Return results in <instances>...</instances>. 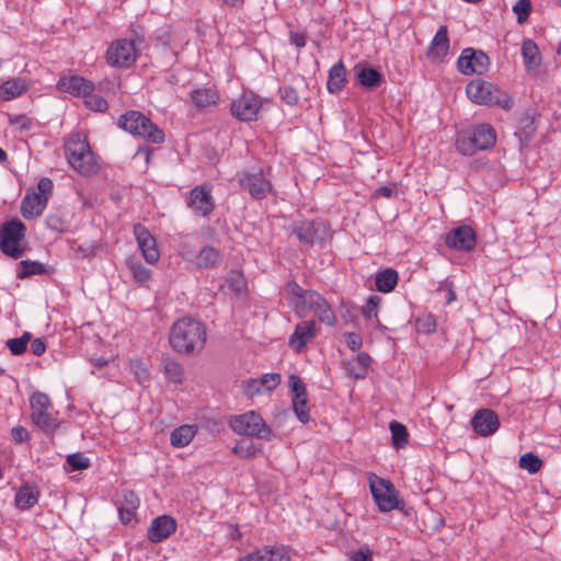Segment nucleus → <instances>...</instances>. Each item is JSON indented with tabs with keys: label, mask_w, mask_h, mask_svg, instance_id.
<instances>
[{
	"label": "nucleus",
	"mask_w": 561,
	"mask_h": 561,
	"mask_svg": "<svg viewBox=\"0 0 561 561\" xmlns=\"http://www.w3.org/2000/svg\"><path fill=\"white\" fill-rule=\"evenodd\" d=\"M66 156L71 167L80 174L89 176L96 173L99 165L85 136L72 135L65 146Z\"/></svg>",
	"instance_id": "2"
},
{
	"label": "nucleus",
	"mask_w": 561,
	"mask_h": 561,
	"mask_svg": "<svg viewBox=\"0 0 561 561\" xmlns=\"http://www.w3.org/2000/svg\"><path fill=\"white\" fill-rule=\"evenodd\" d=\"M233 453L242 456V457H251L255 453V448L253 445L244 446L243 443H239L234 448Z\"/></svg>",
	"instance_id": "58"
},
{
	"label": "nucleus",
	"mask_w": 561,
	"mask_h": 561,
	"mask_svg": "<svg viewBox=\"0 0 561 561\" xmlns=\"http://www.w3.org/2000/svg\"><path fill=\"white\" fill-rule=\"evenodd\" d=\"M28 89V82L24 78H12L0 84V99L10 101L21 96Z\"/></svg>",
	"instance_id": "27"
},
{
	"label": "nucleus",
	"mask_w": 561,
	"mask_h": 561,
	"mask_svg": "<svg viewBox=\"0 0 561 561\" xmlns=\"http://www.w3.org/2000/svg\"><path fill=\"white\" fill-rule=\"evenodd\" d=\"M206 339L207 332L204 323L190 317H183L173 323L169 341L175 352L194 354L204 348Z\"/></svg>",
	"instance_id": "1"
},
{
	"label": "nucleus",
	"mask_w": 561,
	"mask_h": 561,
	"mask_svg": "<svg viewBox=\"0 0 561 561\" xmlns=\"http://www.w3.org/2000/svg\"><path fill=\"white\" fill-rule=\"evenodd\" d=\"M314 336V322L302 321L296 325L295 332L289 337V346L300 352L309 340Z\"/></svg>",
	"instance_id": "26"
},
{
	"label": "nucleus",
	"mask_w": 561,
	"mask_h": 561,
	"mask_svg": "<svg viewBox=\"0 0 561 561\" xmlns=\"http://www.w3.org/2000/svg\"><path fill=\"white\" fill-rule=\"evenodd\" d=\"M9 123L18 127L20 130H27L31 128V119L26 115H10Z\"/></svg>",
	"instance_id": "50"
},
{
	"label": "nucleus",
	"mask_w": 561,
	"mask_h": 561,
	"mask_svg": "<svg viewBox=\"0 0 561 561\" xmlns=\"http://www.w3.org/2000/svg\"><path fill=\"white\" fill-rule=\"evenodd\" d=\"M187 205L196 216H208L215 208L210 190L205 185L194 187L190 192Z\"/></svg>",
	"instance_id": "17"
},
{
	"label": "nucleus",
	"mask_w": 561,
	"mask_h": 561,
	"mask_svg": "<svg viewBox=\"0 0 561 561\" xmlns=\"http://www.w3.org/2000/svg\"><path fill=\"white\" fill-rule=\"evenodd\" d=\"M398 283V273L393 268H386L376 275L375 284L377 290L389 293L393 290Z\"/></svg>",
	"instance_id": "35"
},
{
	"label": "nucleus",
	"mask_w": 561,
	"mask_h": 561,
	"mask_svg": "<svg viewBox=\"0 0 561 561\" xmlns=\"http://www.w3.org/2000/svg\"><path fill=\"white\" fill-rule=\"evenodd\" d=\"M127 266L134 277V279L139 284H145L150 279V271L146 268L142 264L128 260Z\"/></svg>",
	"instance_id": "42"
},
{
	"label": "nucleus",
	"mask_w": 561,
	"mask_h": 561,
	"mask_svg": "<svg viewBox=\"0 0 561 561\" xmlns=\"http://www.w3.org/2000/svg\"><path fill=\"white\" fill-rule=\"evenodd\" d=\"M288 385L293 392V408L298 420L306 424L310 420L309 409L307 407V390L302 380L296 376L290 375L288 378Z\"/></svg>",
	"instance_id": "15"
},
{
	"label": "nucleus",
	"mask_w": 561,
	"mask_h": 561,
	"mask_svg": "<svg viewBox=\"0 0 561 561\" xmlns=\"http://www.w3.org/2000/svg\"><path fill=\"white\" fill-rule=\"evenodd\" d=\"M136 156L138 157H144L146 162L148 163L149 160H150V156H151V150L149 147H139L137 152H136Z\"/></svg>",
	"instance_id": "62"
},
{
	"label": "nucleus",
	"mask_w": 561,
	"mask_h": 561,
	"mask_svg": "<svg viewBox=\"0 0 561 561\" xmlns=\"http://www.w3.org/2000/svg\"><path fill=\"white\" fill-rule=\"evenodd\" d=\"M424 328L426 332H432L435 329V323L432 319H427L424 323Z\"/></svg>",
	"instance_id": "64"
},
{
	"label": "nucleus",
	"mask_w": 561,
	"mask_h": 561,
	"mask_svg": "<svg viewBox=\"0 0 561 561\" xmlns=\"http://www.w3.org/2000/svg\"><path fill=\"white\" fill-rule=\"evenodd\" d=\"M471 425L479 435L489 436L500 426L497 414L490 409H480L471 420Z\"/></svg>",
	"instance_id": "20"
},
{
	"label": "nucleus",
	"mask_w": 561,
	"mask_h": 561,
	"mask_svg": "<svg viewBox=\"0 0 561 561\" xmlns=\"http://www.w3.org/2000/svg\"><path fill=\"white\" fill-rule=\"evenodd\" d=\"M290 42L297 48H302L306 45V36L304 34H300V33H291Z\"/></svg>",
	"instance_id": "61"
},
{
	"label": "nucleus",
	"mask_w": 561,
	"mask_h": 561,
	"mask_svg": "<svg viewBox=\"0 0 561 561\" xmlns=\"http://www.w3.org/2000/svg\"><path fill=\"white\" fill-rule=\"evenodd\" d=\"M230 288L237 294L242 295L245 290V282L239 272H231L228 277Z\"/></svg>",
	"instance_id": "47"
},
{
	"label": "nucleus",
	"mask_w": 561,
	"mask_h": 561,
	"mask_svg": "<svg viewBox=\"0 0 561 561\" xmlns=\"http://www.w3.org/2000/svg\"><path fill=\"white\" fill-rule=\"evenodd\" d=\"M356 360L365 373L371 363V357L367 353L362 352L357 354Z\"/></svg>",
	"instance_id": "60"
},
{
	"label": "nucleus",
	"mask_w": 561,
	"mask_h": 561,
	"mask_svg": "<svg viewBox=\"0 0 561 561\" xmlns=\"http://www.w3.org/2000/svg\"><path fill=\"white\" fill-rule=\"evenodd\" d=\"M191 99L197 107H206L216 103L217 94L211 89H197L191 93Z\"/></svg>",
	"instance_id": "38"
},
{
	"label": "nucleus",
	"mask_w": 561,
	"mask_h": 561,
	"mask_svg": "<svg viewBox=\"0 0 561 561\" xmlns=\"http://www.w3.org/2000/svg\"><path fill=\"white\" fill-rule=\"evenodd\" d=\"M290 230L306 245H314L330 238V228L321 221L304 220L294 224Z\"/></svg>",
	"instance_id": "10"
},
{
	"label": "nucleus",
	"mask_w": 561,
	"mask_h": 561,
	"mask_svg": "<svg viewBox=\"0 0 561 561\" xmlns=\"http://www.w3.org/2000/svg\"><path fill=\"white\" fill-rule=\"evenodd\" d=\"M392 444L396 448H402L408 444L409 433L407 427L399 422L390 423Z\"/></svg>",
	"instance_id": "39"
},
{
	"label": "nucleus",
	"mask_w": 561,
	"mask_h": 561,
	"mask_svg": "<svg viewBox=\"0 0 561 561\" xmlns=\"http://www.w3.org/2000/svg\"><path fill=\"white\" fill-rule=\"evenodd\" d=\"M196 434L193 425H182L172 431L170 443L173 447L182 448L187 446Z\"/></svg>",
	"instance_id": "33"
},
{
	"label": "nucleus",
	"mask_w": 561,
	"mask_h": 561,
	"mask_svg": "<svg viewBox=\"0 0 561 561\" xmlns=\"http://www.w3.org/2000/svg\"><path fill=\"white\" fill-rule=\"evenodd\" d=\"M280 98L289 105H294L298 102V93L295 89L284 87L279 89Z\"/></svg>",
	"instance_id": "51"
},
{
	"label": "nucleus",
	"mask_w": 561,
	"mask_h": 561,
	"mask_svg": "<svg viewBox=\"0 0 561 561\" xmlns=\"http://www.w3.org/2000/svg\"><path fill=\"white\" fill-rule=\"evenodd\" d=\"M125 503L118 507L121 519L124 524H129L135 519L136 510L139 506V499L134 492L124 494Z\"/></svg>",
	"instance_id": "34"
},
{
	"label": "nucleus",
	"mask_w": 561,
	"mask_h": 561,
	"mask_svg": "<svg viewBox=\"0 0 561 561\" xmlns=\"http://www.w3.org/2000/svg\"><path fill=\"white\" fill-rule=\"evenodd\" d=\"M369 488L374 501L381 512H390L398 507V492L393 484L376 474L369 476Z\"/></svg>",
	"instance_id": "9"
},
{
	"label": "nucleus",
	"mask_w": 561,
	"mask_h": 561,
	"mask_svg": "<svg viewBox=\"0 0 561 561\" xmlns=\"http://www.w3.org/2000/svg\"><path fill=\"white\" fill-rule=\"evenodd\" d=\"M348 561H373V553L369 548L364 547L351 553Z\"/></svg>",
	"instance_id": "52"
},
{
	"label": "nucleus",
	"mask_w": 561,
	"mask_h": 561,
	"mask_svg": "<svg viewBox=\"0 0 561 561\" xmlns=\"http://www.w3.org/2000/svg\"><path fill=\"white\" fill-rule=\"evenodd\" d=\"M39 497V492L36 486L24 484L15 494V505L20 510H28L34 506Z\"/></svg>",
	"instance_id": "31"
},
{
	"label": "nucleus",
	"mask_w": 561,
	"mask_h": 561,
	"mask_svg": "<svg viewBox=\"0 0 561 561\" xmlns=\"http://www.w3.org/2000/svg\"><path fill=\"white\" fill-rule=\"evenodd\" d=\"M31 333L24 332L22 336L10 339L5 342V344L13 355H21L26 351L27 343L31 341Z\"/></svg>",
	"instance_id": "41"
},
{
	"label": "nucleus",
	"mask_w": 561,
	"mask_h": 561,
	"mask_svg": "<svg viewBox=\"0 0 561 561\" xmlns=\"http://www.w3.org/2000/svg\"><path fill=\"white\" fill-rule=\"evenodd\" d=\"M84 98V103L90 110L95 112H105L107 110V102L104 98L92 92Z\"/></svg>",
	"instance_id": "45"
},
{
	"label": "nucleus",
	"mask_w": 561,
	"mask_h": 561,
	"mask_svg": "<svg viewBox=\"0 0 561 561\" xmlns=\"http://www.w3.org/2000/svg\"><path fill=\"white\" fill-rule=\"evenodd\" d=\"M267 551V561H289L290 557L288 552L282 547L268 548Z\"/></svg>",
	"instance_id": "49"
},
{
	"label": "nucleus",
	"mask_w": 561,
	"mask_h": 561,
	"mask_svg": "<svg viewBox=\"0 0 561 561\" xmlns=\"http://www.w3.org/2000/svg\"><path fill=\"white\" fill-rule=\"evenodd\" d=\"M230 426L239 435L259 438H265L271 433L263 417L254 411L233 416L230 421Z\"/></svg>",
	"instance_id": "8"
},
{
	"label": "nucleus",
	"mask_w": 561,
	"mask_h": 561,
	"mask_svg": "<svg viewBox=\"0 0 561 561\" xmlns=\"http://www.w3.org/2000/svg\"><path fill=\"white\" fill-rule=\"evenodd\" d=\"M287 294L295 296L300 299L302 305L307 304V296L311 294L312 290H305L301 288L296 282L290 280L286 284L285 287Z\"/></svg>",
	"instance_id": "46"
},
{
	"label": "nucleus",
	"mask_w": 561,
	"mask_h": 561,
	"mask_svg": "<svg viewBox=\"0 0 561 561\" xmlns=\"http://www.w3.org/2000/svg\"><path fill=\"white\" fill-rule=\"evenodd\" d=\"M239 184L255 199L264 198L272 190L270 181L264 178L262 172H243L239 179Z\"/></svg>",
	"instance_id": "16"
},
{
	"label": "nucleus",
	"mask_w": 561,
	"mask_h": 561,
	"mask_svg": "<svg viewBox=\"0 0 561 561\" xmlns=\"http://www.w3.org/2000/svg\"><path fill=\"white\" fill-rule=\"evenodd\" d=\"M57 87L60 91L75 96H85L94 90L93 82L80 76L62 77L59 79Z\"/></svg>",
	"instance_id": "21"
},
{
	"label": "nucleus",
	"mask_w": 561,
	"mask_h": 561,
	"mask_svg": "<svg viewBox=\"0 0 561 561\" xmlns=\"http://www.w3.org/2000/svg\"><path fill=\"white\" fill-rule=\"evenodd\" d=\"M305 306L312 310L321 322L328 325L335 324L336 319L333 310L327 300L318 293L311 291V294L307 296V304Z\"/></svg>",
	"instance_id": "23"
},
{
	"label": "nucleus",
	"mask_w": 561,
	"mask_h": 561,
	"mask_svg": "<svg viewBox=\"0 0 561 561\" xmlns=\"http://www.w3.org/2000/svg\"><path fill=\"white\" fill-rule=\"evenodd\" d=\"M46 224L50 229L56 230V231L62 230L64 226H65L64 220L57 215L47 216Z\"/></svg>",
	"instance_id": "57"
},
{
	"label": "nucleus",
	"mask_w": 561,
	"mask_h": 561,
	"mask_svg": "<svg viewBox=\"0 0 561 561\" xmlns=\"http://www.w3.org/2000/svg\"><path fill=\"white\" fill-rule=\"evenodd\" d=\"M38 192H27L21 204V214L26 219L42 215L46 208L48 195L53 191V182L48 178H42L37 184Z\"/></svg>",
	"instance_id": "7"
},
{
	"label": "nucleus",
	"mask_w": 561,
	"mask_h": 561,
	"mask_svg": "<svg viewBox=\"0 0 561 561\" xmlns=\"http://www.w3.org/2000/svg\"><path fill=\"white\" fill-rule=\"evenodd\" d=\"M519 467L534 474L541 469L542 460L533 453H526L519 458Z\"/></svg>",
	"instance_id": "40"
},
{
	"label": "nucleus",
	"mask_w": 561,
	"mask_h": 561,
	"mask_svg": "<svg viewBox=\"0 0 561 561\" xmlns=\"http://www.w3.org/2000/svg\"><path fill=\"white\" fill-rule=\"evenodd\" d=\"M346 344L352 351H357L362 347L363 341L359 334L354 332L345 333Z\"/></svg>",
	"instance_id": "54"
},
{
	"label": "nucleus",
	"mask_w": 561,
	"mask_h": 561,
	"mask_svg": "<svg viewBox=\"0 0 561 561\" xmlns=\"http://www.w3.org/2000/svg\"><path fill=\"white\" fill-rule=\"evenodd\" d=\"M513 11L516 14L517 23H525L531 12L530 0H518L513 7Z\"/></svg>",
	"instance_id": "44"
},
{
	"label": "nucleus",
	"mask_w": 561,
	"mask_h": 561,
	"mask_svg": "<svg viewBox=\"0 0 561 561\" xmlns=\"http://www.w3.org/2000/svg\"><path fill=\"white\" fill-rule=\"evenodd\" d=\"M12 439L15 443H24L28 439V432L23 426H15L11 430Z\"/></svg>",
	"instance_id": "56"
},
{
	"label": "nucleus",
	"mask_w": 561,
	"mask_h": 561,
	"mask_svg": "<svg viewBox=\"0 0 561 561\" xmlns=\"http://www.w3.org/2000/svg\"><path fill=\"white\" fill-rule=\"evenodd\" d=\"M354 70L358 82L367 89H375L379 87L382 81L381 75L367 65L358 64L354 67Z\"/></svg>",
	"instance_id": "29"
},
{
	"label": "nucleus",
	"mask_w": 561,
	"mask_h": 561,
	"mask_svg": "<svg viewBox=\"0 0 561 561\" xmlns=\"http://www.w3.org/2000/svg\"><path fill=\"white\" fill-rule=\"evenodd\" d=\"M164 377L173 383H182L184 369L182 365L169 357L162 360Z\"/></svg>",
	"instance_id": "36"
},
{
	"label": "nucleus",
	"mask_w": 561,
	"mask_h": 561,
	"mask_svg": "<svg viewBox=\"0 0 561 561\" xmlns=\"http://www.w3.org/2000/svg\"><path fill=\"white\" fill-rule=\"evenodd\" d=\"M496 135L491 125L481 124L471 131H461L456 140L457 150L465 156H472L477 150H486L495 145Z\"/></svg>",
	"instance_id": "4"
},
{
	"label": "nucleus",
	"mask_w": 561,
	"mask_h": 561,
	"mask_svg": "<svg viewBox=\"0 0 561 561\" xmlns=\"http://www.w3.org/2000/svg\"><path fill=\"white\" fill-rule=\"evenodd\" d=\"M448 49L449 39L447 26L442 25L430 45L427 57L433 61H442L447 55Z\"/></svg>",
	"instance_id": "25"
},
{
	"label": "nucleus",
	"mask_w": 561,
	"mask_h": 561,
	"mask_svg": "<svg viewBox=\"0 0 561 561\" xmlns=\"http://www.w3.org/2000/svg\"><path fill=\"white\" fill-rule=\"evenodd\" d=\"M346 69L342 60L337 61L329 70L327 88L330 93H339L346 84Z\"/></svg>",
	"instance_id": "28"
},
{
	"label": "nucleus",
	"mask_w": 561,
	"mask_h": 561,
	"mask_svg": "<svg viewBox=\"0 0 561 561\" xmlns=\"http://www.w3.org/2000/svg\"><path fill=\"white\" fill-rule=\"evenodd\" d=\"M66 461L73 471L88 469L91 465L90 459L81 453L68 455Z\"/></svg>",
	"instance_id": "43"
},
{
	"label": "nucleus",
	"mask_w": 561,
	"mask_h": 561,
	"mask_svg": "<svg viewBox=\"0 0 561 561\" xmlns=\"http://www.w3.org/2000/svg\"><path fill=\"white\" fill-rule=\"evenodd\" d=\"M261 102L253 93H243L230 105V112L233 117L242 122L256 119Z\"/></svg>",
	"instance_id": "14"
},
{
	"label": "nucleus",
	"mask_w": 561,
	"mask_h": 561,
	"mask_svg": "<svg viewBox=\"0 0 561 561\" xmlns=\"http://www.w3.org/2000/svg\"><path fill=\"white\" fill-rule=\"evenodd\" d=\"M131 368L135 371V375L137 376L138 381L140 383H142L149 379V373L141 362H139V360L133 362Z\"/></svg>",
	"instance_id": "53"
},
{
	"label": "nucleus",
	"mask_w": 561,
	"mask_h": 561,
	"mask_svg": "<svg viewBox=\"0 0 561 561\" xmlns=\"http://www.w3.org/2000/svg\"><path fill=\"white\" fill-rule=\"evenodd\" d=\"M26 227L19 219L4 222L0 228V249L13 259H19L24 253L21 241L25 237Z\"/></svg>",
	"instance_id": "5"
},
{
	"label": "nucleus",
	"mask_w": 561,
	"mask_h": 561,
	"mask_svg": "<svg viewBox=\"0 0 561 561\" xmlns=\"http://www.w3.org/2000/svg\"><path fill=\"white\" fill-rule=\"evenodd\" d=\"M46 351V344L42 339H35L31 343V352L36 355L41 356Z\"/></svg>",
	"instance_id": "59"
},
{
	"label": "nucleus",
	"mask_w": 561,
	"mask_h": 561,
	"mask_svg": "<svg viewBox=\"0 0 561 561\" xmlns=\"http://www.w3.org/2000/svg\"><path fill=\"white\" fill-rule=\"evenodd\" d=\"M489 65V56L472 48L463 49L457 61L458 70L463 75H482L488 70Z\"/></svg>",
	"instance_id": "13"
},
{
	"label": "nucleus",
	"mask_w": 561,
	"mask_h": 561,
	"mask_svg": "<svg viewBox=\"0 0 561 561\" xmlns=\"http://www.w3.org/2000/svg\"><path fill=\"white\" fill-rule=\"evenodd\" d=\"M376 193L381 196L390 197L392 194V190L387 186H381L376 191Z\"/></svg>",
	"instance_id": "63"
},
{
	"label": "nucleus",
	"mask_w": 561,
	"mask_h": 561,
	"mask_svg": "<svg viewBox=\"0 0 561 561\" xmlns=\"http://www.w3.org/2000/svg\"><path fill=\"white\" fill-rule=\"evenodd\" d=\"M134 234L137 240L138 247L142 252L144 259L149 264L158 262L160 254L157 249L156 240L148 231V229L141 224H137L134 226Z\"/></svg>",
	"instance_id": "18"
},
{
	"label": "nucleus",
	"mask_w": 561,
	"mask_h": 561,
	"mask_svg": "<svg viewBox=\"0 0 561 561\" xmlns=\"http://www.w3.org/2000/svg\"><path fill=\"white\" fill-rule=\"evenodd\" d=\"M280 383V375L276 373L265 374L260 378L249 379L244 387L248 397L261 394L263 391L271 392Z\"/></svg>",
	"instance_id": "24"
},
{
	"label": "nucleus",
	"mask_w": 561,
	"mask_h": 561,
	"mask_svg": "<svg viewBox=\"0 0 561 561\" xmlns=\"http://www.w3.org/2000/svg\"><path fill=\"white\" fill-rule=\"evenodd\" d=\"M522 55L527 71L536 73L541 62V57L536 43L531 39L524 41L522 45Z\"/></svg>",
	"instance_id": "30"
},
{
	"label": "nucleus",
	"mask_w": 561,
	"mask_h": 561,
	"mask_svg": "<svg viewBox=\"0 0 561 561\" xmlns=\"http://www.w3.org/2000/svg\"><path fill=\"white\" fill-rule=\"evenodd\" d=\"M239 561H267L266 547L263 550H255L240 558Z\"/></svg>",
	"instance_id": "55"
},
{
	"label": "nucleus",
	"mask_w": 561,
	"mask_h": 561,
	"mask_svg": "<svg viewBox=\"0 0 561 561\" xmlns=\"http://www.w3.org/2000/svg\"><path fill=\"white\" fill-rule=\"evenodd\" d=\"M32 409L31 419L35 425L47 433H51L57 428L56 420L50 415V400L43 392H35L30 398Z\"/></svg>",
	"instance_id": "11"
},
{
	"label": "nucleus",
	"mask_w": 561,
	"mask_h": 561,
	"mask_svg": "<svg viewBox=\"0 0 561 561\" xmlns=\"http://www.w3.org/2000/svg\"><path fill=\"white\" fill-rule=\"evenodd\" d=\"M446 244L459 251H470L476 245V233L469 226L451 229L446 236Z\"/></svg>",
	"instance_id": "19"
},
{
	"label": "nucleus",
	"mask_w": 561,
	"mask_h": 561,
	"mask_svg": "<svg viewBox=\"0 0 561 561\" xmlns=\"http://www.w3.org/2000/svg\"><path fill=\"white\" fill-rule=\"evenodd\" d=\"M220 262V252L211 245H206L202 248L196 256V264L201 268H214L217 265H219Z\"/></svg>",
	"instance_id": "32"
},
{
	"label": "nucleus",
	"mask_w": 561,
	"mask_h": 561,
	"mask_svg": "<svg viewBox=\"0 0 561 561\" xmlns=\"http://www.w3.org/2000/svg\"><path fill=\"white\" fill-rule=\"evenodd\" d=\"M46 273L44 264L37 261L23 260L19 263V271L16 277L20 279L27 278L33 275H42Z\"/></svg>",
	"instance_id": "37"
},
{
	"label": "nucleus",
	"mask_w": 561,
	"mask_h": 561,
	"mask_svg": "<svg viewBox=\"0 0 561 561\" xmlns=\"http://www.w3.org/2000/svg\"><path fill=\"white\" fill-rule=\"evenodd\" d=\"M381 298L377 295L370 296L365 306L362 308L363 314L367 319H371L373 317L377 318V308L380 302Z\"/></svg>",
	"instance_id": "48"
},
{
	"label": "nucleus",
	"mask_w": 561,
	"mask_h": 561,
	"mask_svg": "<svg viewBox=\"0 0 561 561\" xmlns=\"http://www.w3.org/2000/svg\"><path fill=\"white\" fill-rule=\"evenodd\" d=\"M117 125L122 129L152 144H161L164 141L163 130L138 111H129L121 115Z\"/></svg>",
	"instance_id": "3"
},
{
	"label": "nucleus",
	"mask_w": 561,
	"mask_h": 561,
	"mask_svg": "<svg viewBox=\"0 0 561 561\" xmlns=\"http://www.w3.org/2000/svg\"><path fill=\"white\" fill-rule=\"evenodd\" d=\"M466 92L468 98L477 103L484 105H500L503 108L511 107V101L503 99L504 94L492 83L477 79L467 84Z\"/></svg>",
	"instance_id": "6"
},
{
	"label": "nucleus",
	"mask_w": 561,
	"mask_h": 561,
	"mask_svg": "<svg viewBox=\"0 0 561 561\" xmlns=\"http://www.w3.org/2000/svg\"><path fill=\"white\" fill-rule=\"evenodd\" d=\"M137 58V50L134 41L119 39L114 42L107 49V61L115 67L128 68Z\"/></svg>",
	"instance_id": "12"
},
{
	"label": "nucleus",
	"mask_w": 561,
	"mask_h": 561,
	"mask_svg": "<svg viewBox=\"0 0 561 561\" xmlns=\"http://www.w3.org/2000/svg\"><path fill=\"white\" fill-rule=\"evenodd\" d=\"M176 529L173 517L163 515L154 518L148 528V539L151 542H160L170 537Z\"/></svg>",
	"instance_id": "22"
}]
</instances>
